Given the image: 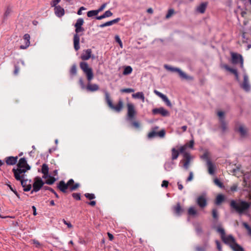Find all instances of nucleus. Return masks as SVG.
Listing matches in <instances>:
<instances>
[{
    "label": "nucleus",
    "instance_id": "obj_1",
    "mask_svg": "<svg viewBox=\"0 0 251 251\" xmlns=\"http://www.w3.org/2000/svg\"><path fill=\"white\" fill-rule=\"evenodd\" d=\"M217 231L221 235V238L224 243L229 246L233 251H244V249L238 244L235 238L231 235H226L225 230L221 226H218Z\"/></svg>",
    "mask_w": 251,
    "mask_h": 251
},
{
    "label": "nucleus",
    "instance_id": "obj_2",
    "mask_svg": "<svg viewBox=\"0 0 251 251\" xmlns=\"http://www.w3.org/2000/svg\"><path fill=\"white\" fill-rule=\"evenodd\" d=\"M30 169V166L27 163L25 158L23 157L19 159L17 165V169H13L12 171L15 179H21L22 177V175L25 176L26 171Z\"/></svg>",
    "mask_w": 251,
    "mask_h": 251
},
{
    "label": "nucleus",
    "instance_id": "obj_3",
    "mask_svg": "<svg viewBox=\"0 0 251 251\" xmlns=\"http://www.w3.org/2000/svg\"><path fill=\"white\" fill-rule=\"evenodd\" d=\"M230 206L235 209L239 214H241L250 208L251 204L249 202L245 201H241L239 203H237L235 201L232 200L231 201Z\"/></svg>",
    "mask_w": 251,
    "mask_h": 251
},
{
    "label": "nucleus",
    "instance_id": "obj_4",
    "mask_svg": "<svg viewBox=\"0 0 251 251\" xmlns=\"http://www.w3.org/2000/svg\"><path fill=\"white\" fill-rule=\"evenodd\" d=\"M75 33L74 35L73 42L74 47L75 51H77L80 49L79 42L80 36L78 33L83 32L84 31V28L82 26H75Z\"/></svg>",
    "mask_w": 251,
    "mask_h": 251
},
{
    "label": "nucleus",
    "instance_id": "obj_5",
    "mask_svg": "<svg viewBox=\"0 0 251 251\" xmlns=\"http://www.w3.org/2000/svg\"><path fill=\"white\" fill-rule=\"evenodd\" d=\"M80 67L86 74L88 80L90 81L94 77L92 69L89 67L88 63L86 62H80Z\"/></svg>",
    "mask_w": 251,
    "mask_h": 251
},
{
    "label": "nucleus",
    "instance_id": "obj_6",
    "mask_svg": "<svg viewBox=\"0 0 251 251\" xmlns=\"http://www.w3.org/2000/svg\"><path fill=\"white\" fill-rule=\"evenodd\" d=\"M127 120L129 121H132L135 118L137 112L135 110V106L133 104L131 103H127Z\"/></svg>",
    "mask_w": 251,
    "mask_h": 251
},
{
    "label": "nucleus",
    "instance_id": "obj_7",
    "mask_svg": "<svg viewBox=\"0 0 251 251\" xmlns=\"http://www.w3.org/2000/svg\"><path fill=\"white\" fill-rule=\"evenodd\" d=\"M106 99L109 107L115 111L119 112L123 109V102L122 100H119L118 103L116 105H114L112 103V101L109 98V95H106Z\"/></svg>",
    "mask_w": 251,
    "mask_h": 251
},
{
    "label": "nucleus",
    "instance_id": "obj_8",
    "mask_svg": "<svg viewBox=\"0 0 251 251\" xmlns=\"http://www.w3.org/2000/svg\"><path fill=\"white\" fill-rule=\"evenodd\" d=\"M44 183H47V180L43 182L42 178L37 176L34 178V183L33 184V191L37 192L43 186Z\"/></svg>",
    "mask_w": 251,
    "mask_h": 251
},
{
    "label": "nucleus",
    "instance_id": "obj_9",
    "mask_svg": "<svg viewBox=\"0 0 251 251\" xmlns=\"http://www.w3.org/2000/svg\"><path fill=\"white\" fill-rule=\"evenodd\" d=\"M231 60L232 63L234 64H236L238 63H240V67L244 69L243 68V58L242 56L238 53L231 52Z\"/></svg>",
    "mask_w": 251,
    "mask_h": 251
},
{
    "label": "nucleus",
    "instance_id": "obj_10",
    "mask_svg": "<svg viewBox=\"0 0 251 251\" xmlns=\"http://www.w3.org/2000/svg\"><path fill=\"white\" fill-rule=\"evenodd\" d=\"M164 68L171 72H177L179 75L181 77V78L183 79L188 78V76H187L186 74H185L181 70L177 68L173 67L167 65H165Z\"/></svg>",
    "mask_w": 251,
    "mask_h": 251
},
{
    "label": "nucleus",
    "instance_id": "obj_11",
    "mask_svg": "<svg viewBox=\"0 0 251 251\" xmlns=\"http://www.w3.org/2000/svg\"><path fill=\"white\" fill-rule=\"evenodd\" d=\"M152 112L153 115H160L163 117H169L170 116V112L162 107L153 109Z\"/></svg>",
    "mask_w": 251,
    "mask_h": 251
},
{
    "label": "nucleus",
    "instance_id": "obj_12",
    "mask_svg": "<svg viewBox=\"0 0 251 251\" xmlns=\"http://www.w3.org/2000/svg\"><path fill=\"white\" fill-rule=\"evenodd\" d=\"M197 203L201 208H203L206 206L207 205V201L205 194H203L198 197Z\"/></svg>",
    "mask_w": 251,
    "mask_h": 251
},
{
    "label": "nucleus",
    "instance_id": "obj_13",
    "mask_svg": "<svg viewBox=\"0 0 251 251\" xmlns=\"http://www.w3.org/2000/svg\"><path fill=\"white\" fill-rule=\"evenodd\" d=\"M54 7V11L55 15L58 17H62L65 14V11L64 8L61 7L60 5H56L55 6H51Z\"/></svg>",
    "mask_w": 251,
    "mask_h": 251
},
{
    "label": "nucleus",
    "instance_id": "obj_14",
    "mask_svg": "<svg viewBox=\"0 0 251 251\" xmlns=\"http://www.w3.org/2000/svg\"><path fill=\"white\" fill-rule=\"evenodd\" d=\"M30 35L28 34H25L24 35L23 39L25 41V45H22L20 46V49L25 50L27 49L30 46Z\"/></svg>",
    "mask_w": 251,
    "mask_h": 251
},
{
    "label": "nucleus",
    "instance_id": "obj_15",
    "mask_svg": "<svg viewBox=\"0 0 251 251\" xmlns=\"http://www.w3.org/2000/svg\"><path fill=\"white\" fill-rule=\"evenodd\" d=\"M22 177H21V179H16L17 180H19L21 181V184L24 188V191H29L30 190L31 188V186L30 184L26 185L27 180H25V176H22Z\"/></svg>",
    "mask_w": 251,
    "mask_h": 251
},
{
    "label": "nucleus",
    "instance_id": "obj_16",
    "mask_svg": "<svg viewBox=\"0 0 251 251\" xmlns=\"http://www.w3.org/2000/svg\"><path fill=\"white\" fill-rule=\"evenodd\" d=\"M183 157L185 158V161L183 164V167L185 170H188L190 165L191 157L190 154L188 152H185L183 154Z\"/></svg>",
    "mask_w": 251,
    "mask_h": 251
},
{
    "label": "nucleus",
    "instance_id": "obj_17",
    "mask_svg": "<svg viewBox=\"0 0 251 251\" xmlns=\"http://www.w3.org/2000/svg\"><path fill=\"white\" fill-rule=\"evenodd\" d=\"M242 87L247 92L250 90L251 87L249 84V78L246 74L244 75V81Z\"/></svg>",
    "mask_w": 251,
    "mask_h": 251
},
{
    "label": "nucleus",
    "instance_id": "obj_18",
    "mask_svg": "<svg viewBox=\"0 0 251 251\" xmlns=\"http://www.w3.org/2000/svg\"><path fill=\"white\" fill-rule=\"evenodd\" d=\"M57 188L63 193H66L67 189L69 188L67 183L64 181H60L57 185Z\"/></svg>",
    "mask_w": 251,
    "mask_h": 251
},
{
    "label": "nucleus",
    "instance_id": "obj_19",
    "mask_svg": "<svg viewBox=\"0 0 251 251\" xmlns=\"http://www.w3.org/2000/svg\"><path fill=\"white\" fill-rule=\"evenodd\" d=\"M173 210L174 213L178 216H180L184 211V209L181 207L179 202L173 207Z\"/></svg>",
    "mask_w": 251,
    "mask_h": 251
},
{
    "label": "nucleus",
    "instance_id": "obj_20",
    "mask_svg": "<svg viewBox=\"0 0 251 251\" xmlns=\"http://www.w3.org/2000/svg\"><path fill=\"white\" fill-rule=\"evenodd\" d=\"M120 20H121V18H116V19H114L113 20L106 22H105V23H103L102 24L100 25H99V27H101V28H103V27H105V26H110V25H114V24H115L117 23Z\"/></svg>",
    "mask_w": 251,
    "mask_h": 251
},
{
    "label": "nucleus",
    "instance_id": "obj_21",
    "mask_svg": "<svg viewBox=\"0 0 251 251\" xmlns=\"http://www.w3.org/2000/svg\"><path fill=\"white\" fill-rule=\"evenodd\" d=\"M207 165L209 174L211 175H213L215 173V166L209 159L207 160Z\"/></svg>",
    "mask_w": 251,
    "mask_h": 251
},
{
    "label": "nucleus",
    "instance_id": "obj_22",
    "mask_svg": "<svg viewBox=\"0 0 251 251\" xmlns=\"http://www.w3.org/2000/svg\"><path fill=\"white\" fill-rule=\"evenodd\" d=\"M92 50L91 49H87L83 51L81 54V58L83 60H87L91 57Z\"/></svg>",
    "mask_w": 251,
    "mask_h": 251
},
{
    "label": "nucleus",
    "instance_id": "obj_23",
    "mask_svg": "<svg viewBox=\"0 0 251 251\" xmlns=\"http://www.w3.org/2000/svg\"><path fill=\"white\" fill-rule=\"evenodd\" d=\"M18 157L9 156L6 158V163L9 165H15L17 162Z\"/></svg>",
    "mask_w": 251,
    "mask_h": 251
},
{
    "label": "nucleus",
    "instance_id": "obj_24",
    "mask_svg": "<svg viewBox=\"0 0 251 251\" xmlns=\"http://www.w3.org/2000/svg\"><path fill=\"white\" fill-rule=\"evenodd\" d=\"M223 67L227 71H229L230 72L233 74L235 75L236 79H238V74L237 70L231 68L227 65L226 64L224 65Z\"/></svg>",
    "mask_w": 251,
    "mask_h": 251
},
{
    "label": "nucleus",
    "instance_id": "obj_25",
    "mask_svg": "<svg viewBox=\"0 0 251 251\" xmlns=\"http://www.w3.org/2000/svg\"><path fill=\"white\" fill-rule=\"evenodd\" d=\"M207 6L206 2H202L197 8V11L200 13H203L206 9Z\"/></svg>",
    "mask_w": 251,
    "mask_h": 251
},
{
    "label": "nucleus",
    "instance_id": "obj_26",
    "mask_svg": "<svg viewBox=\"0 0 251 251\" xmlns=\"http://www.w3.org/2000/svg\"><path fill=\"white\" fill-rule=\"evenodd\" d=\"M49 168H48V170ZM58 177H56L53 175H51V174H49L48 172V185L52 184L57 179Z\"/></svg>",
    "mask_w": 251,
    "mask_h": 251
},
{
    "label": "nucleus",
    "instance_id": "obj_27",
    "mask_svg": "<svg viewBox=\"0 0 251 251\" xmlns=\"http://www.w3.org/2000/svg\"><path fill=\"white\" fill-rule=\"evenodd\" d=\"M99 86L96 84H88L86 88L91 92H94L99 89Z\"/></svg>",
    "mask_w": 251,
    "mask_h": 251
},
{
    "label": "nucleus",
    "instance_id": "obj_28",
    "mask_svg": "<svg viewBox=\"0 0 251 251\" xmlns=\"http://www.w3.org/2000/svg\"><path fill=\"white\" fill-rule=\"evenodd\" d=\"M179 154V151L175 148H173L172 149V159L173 160H176Z\"/></svg>",
    "mask_w": 251,
    "mask_h": 251
},
{
    "label": "nucleus",
    "instance_id": "obj_29",
    "mask_svg": "<svg viewBox=\"0 0 251 251\" xmlns=\"http://www.w3.org/2000/svg\"><path fill=\"white\" fill-rule=\"evenodd\" d=\"M174 162H166L164 164V169L167 171H171L173 169Z\"/></svg>",
    "mask_w": 251,
    "mask_h": 251
},
{
    "label": "nucleus",
    "instance_id": "obj_30",
    "mask_svg": "<svg viewBox=\"0 0 251 251\" xmlns=\"http://www.w3.org/2000/svg\"><path fill=\"white\" fill-rule=\"evenodd\" d=\"M159 97L161 98L162 100L166 103V104L169 106H172V104L170 100H169L168 98H167L166 95H158Z\"/></svg>",
    "mask_w": 251,
    "mask_h": 251
},
{
    "label": "nucleus",
    "instance_id": "obj_31",
    "mask_svg": "<svg viewBox=\"0 0 251 251\" xmlns=\"http://www.w3.org/2000/svg\"><path fill=\"white\" fill-rule=\"evenodd\" d=\"M42 173L43 174V177L44 178H47V164H43L42 168Z\"/></svg>",
    "mask_w": 251,
    "mask_h": 251
},
{
    "label": "nucleus",
    "instance_id": "obj_32",
    "mask_svg": "<svg viewBox=\"0 0 251 251\" xmlns=\"http://www.w3.org/2000/svg\"><path fill=\"white\" fill-rule=\"evenodd\" d=\"M77 70H76V66L75 64H74L70 70V74L71 77L74 76V75H76Z\"/></svg>",
    "mask_w": 251,
    "mask_h": 251
},
{
    "label": "nucleus",
    "instance_id": "obj_33",
    "mask_svg": "<svg viewBox=\"0 0 251 251\" xmlns=\"http://www.w3.org/2000/svg\"><path fill=\"white\" fill-rule=\"evenodd\" d=\"M239 132L242 137H244L246 135L247 131L246 128L243 126H240L239 127Z\"/></svg>",
    "mask_w": 251,
    "mask_h": 251
},
{
    "label": "nucleus",
    "instance_id": "obj_34",
    "mask_svg": "<svg viewBox=\"0 0 251 251\" xmlns=\"http://www.w3.org/2000/svg\"><path fill=\"white\" fill-rule=\"evenodd\" d=\"M224 200V196L223 195H219L216 197V204L219 205L222 203Z\"/></svg>",
    "mask_w": 251,
    "mask_h": 251
},
{
    "label": "nucleus",
    "instance_id": "obj_35",
    "mask_svg": "<svg viewBox=\"0 0 251 251\" xmlns=\"http://www.w3.org/2000/svg\"><path fill=\"white\" fill-rule=\"evenodd\" d=\"M197 212L195 208L192 206L190 207L188 210V214L191 216H195L197 214Z\"/></svg>",
    "mask_w": 251,
    "mask_h": 251
},
{
    "label": "nucleus",
    "instance_id": "obj_36",
    "mask_svg": "<svg viewBox=\"0 0 251 251\" xmlns=\"http://www.w3.org/2000/svg\"><path fill=\"white\" fill-rule=\"evenodd\" d=\"M98 13V11L97 10H90L87 12V15L88 17H92L97 15Z\"/></svg>",
    "mask_w": 251,
    "mask_h": 251
},
{
    "label": "nucleus",
    "instance_id": "obj_37",
    "mask_svg": "<svg viewBox=\"0 0 251 251\" xmlns=\"http://www.w3.org/2000/svg\"><path fill=\"white\" fill-rule=\"evenodd\" d=\"M132 69L130 66H127L124 69L123 74L125 75H129L131 73Z\"/></svg>",
    "mask_w": 251,
    "mask_h": 251
},
{
    "label": "nucleus",
    "instance_id": "obj_38",
    "mask_svg": "<svg viewBox=\"0 0 251 251\" xmlns=\"http://www.w3.org/2000/svg\"><path fill=\"white\" fill-rule=\"evenodd\" d=\"M83 23H84L83 19L81 18H80L77 20L74 26H82L83 25Z\"/></svg>",
    "mask_w": 251,
    "mask_h": 251
},
{
    "label": "nucleus",
    "instance_id": "obj_39",
    "mask_svg": "<svg viewBox=\"0 0 251 251\" xmlns=\"http://www.w3.org/2000/svg\"><path fill=\"white\" fill-rule=\"evenodd\" d=\"M212 214L213 218L214 219V220L217 221L219 218L217 210L216 209H213L212 211Z\"/></svg>",
    "mask_w": 251,
    "mask_h": 251
},
{
    "label": "nucleus",
    "instance_id": "obj_40",
    "mask_svg": "<svg viewBox=\"0 0 251 251\" xmlns=\"http://www.w3.org/2000/svg\"><path fill=\"white\" fill-rule=\"evenodd\" d=\"M11 12L12 8L10 6L7 7L4 14V18H7Z\"/></svg>",
    "mask_w": 251,
    "mask_h": 251
},
{
    "label": "nucleus",
    "instance_id": "obj_41",
    "mask_svg": "<svg viewBox=\"0 0 251 251\" xmlns=\"http://www.w3.org/2000/svg\"><path fill=\"white\" fill-rule=\"evenodd\" d=\"M120 92L122 93H134V90L131 88H126V89H122L120 90Z\"/></svg>",
    "mask_w": 251,
    "mask_h": 251
},
{
    "label": "nucleus",
    "instance_id": "obj_42",
    "mask_svg": "<svg viewBox=\"0 0 251 251\" xmlns=\"http://www.w3.org/2000/svg\"><path fill=\"white\" fill-rule=\"evenodd\" d=\"M84 196L86 198L90 200L95 199V195L92 193H85Z\"/></svg>",
    "mask_w": 251,
    "mask_h": 251
},
{
    "label": "nucleus",
    "instance_id": "obj_43",
    "mask_svg": "<svg viewBox=\"0 0 251 251\" xmlns=\"http://www.w3.org/2000/svg\"><path fill=\"white\" fill-rule=\"evenodd\" d=\"M174 10L172 8L169 9L168 10V13L166 15V18L169 19L171 17V16L174 13Z\"/></svg>",
    "mask_w": 251,
    "mask_h": 251
},
{
    "label": "nucleus",
    "instance_id": "obj_44",
    "mask_svg": "<svg viewBox=\"0 0 251 251\" xmlns=\"http://www.w3.org/2000/svg\"><path fill=\"white\" fill-rule=\"evenodd\" d=\"M187 148H188V144H186L184 145L181 146L179 149L180 152L184 154V153L186 152H185V151Z\"/></svg>",
    "mask_w": 251,
    "mask_h": 251
},
{
    "label": "nucleus",
    "instance_id": "obj_45",
    "mask_svg": "<svg viewBox=\"0 0 251 251\" xmlns=\"http://www.w3.org/2000/svg\"><path fill=\"white\" fill-rule=\"evenodd\" d=\"M242 225L248 230L249 234L251 236V228L249 225L246 222H243Z\"/></svg>",
    "mask_w": 251,
    "mask_h": 251
},
{
    "label": "nucleus",
    "instance_id": "obj_46",
    "mask_svg": "<svg viewBox=\"0 0 251 251\" xmlns=\"http://www.w3.org/2000/svg\"><path fill=\"white\" fill-rule=\"evenodd\" d=\"M155 136H157V132L152 131L149 133L148 137L149 138H153Z\"/></svg>",
    "mask_w": 251,
    "mask_h": 251
},
{
    "label": "nucleus",
    "instance_id": "obj_47",
    "mask_svg": "<svg viewBox=\"0 0 251 251\" xmlns=\"http://www.w3.org/2000/svg\"><path fill=\"white\" fill-rule=\"evenodd\" d=\"M165 130L164 129H162L159 132H157V136H159L160 138H163L165 135Z\"/></svg>",
    "mask_w": 251,
    "mask_h": 251
},
{
    "label": "nucleus",
    "instance_id": "obj_48",
    "mask_svg": "<svg viewBox=\"0 0 251 251\" xmlns=\"http://www.w3.org/2000/svg\"><path fill=\"white\" fill-rule=\"evenodd\" d=\"M132 126L135 128H139L140 124L138 121H135L131 123Z\"/></svg>",
    "mask_w": 251,
    "mask_h": 251
},
{
    "label": "nucleus",
    "instance_id": "obj_49",
    "mask_svg": "<svg viewBox=\"0 0 251 251\" xmlns=\"http://www.w3.org/2000/svg\"><path fill=\"white\" fill-rule=\"evenodd\" d=\"M19 63V62H18L17 63L15 64V66H14L15 69H14V74L15 75H18L19 72V71H20V68H19V67L18 66Z\"/></svg>",
    "mask_w": 251,
    "mask_h": 251
},
{
    "label": "nucleus",
    "instance_id": "obj_50",
    "mask_svg": "<svg viewBox=\"0 0 251 251\" xmlns=\"http://www.w3.org/2000/svg\"><path fill=\"white\" fill-rule=\"evenodd\" d=\"M115 41L119 44L121 48L123 47L122 42L118 35H116L115 37Z\"/></svg>",
    "mask_w": 251,
    "mask_h": 251
},
{
    "label": "nucleus",
    "instance_id": "obj_51",
    "mask_svg": "<svg viewBox=\"0 0 251 251\" xmlns=\"http://www.w3.org/2000/svg\"><path fill=\"white\" fill-rule=\"evenodd\" d=\"M221 122V127H222V130L223 132H225V131H226V130L227 129L226 124L225 123L224 120H223Z\"/></svg>",
    "mask_w": 251,
    "mask_h": 251
},
{
    "label": "nucleus",
    "instance_id": "obj_52",
    "mask_svg": "<svg viewBox=\"0 0 251 251\" xmlns=\"http://www.w3.org/2000/svg\"><path fill=\"white\" fill-rule=\"evenodd\" d=\"M214 183L216 185L218 186L219 187L222 188L223 186V183L220 181V180L218 178H215L214 180Z\"/></svg>",
    "mask_w": 251,
    "mask_h": 251
},
{
    "label": "nucleus",
    "instance_id": "obj_53",
    "mask_svg": "<svg viewBox=\"0 0 251 251\" xmlns=\"http://www.w3.org/2000/svg\"><path fill=\"white\" fill-rule=\"evenodd\" d=\"M72 196L76 200L79 201L81 199V195L80 193H73Z\"/></svg>",
    "mask_w": 251,
    "mask_h": 251
},
{
    "label": "nucleus",
    "instance_id": "obj_54",
    "mask_svg": "<svg viewBox=\"0 0 251 251\" xmlns=\"http://www.w3.org/2000/svg\"><path fill=\"white\" fill-rule=\"evenodd\" d=\"M79 186V184L78 183H75L74 185H73L72 186L70 187V190L71 191H73L77 189Z\"/></svg>",
    "mask_w": 251,
    "mask_h": 251
},
{
    "label": "nucleus",
    "instance_id": "obj_55",
    "mask_svg": "<svg viewBox=\"0 0 251 251\" xmlns=\"http://www.w3.org/2000/svg\"><path fill=\"white\" fill-rule=\"evenodd\" d=\"M103 14H104L105 18H106L111 17L113 15V13L111 12L110 10H108L106 11L103 13Z\"/></svg>",
    "mask_w": 251,
    "mask_h": 251
},
{
    "label": "nucleus",
    "instance_id": "obj_56",
    "mask_svg": "<svg viewBox=\"0 0 251 251\" xmlns=\"http://www.w3.org/2000/svg\"><path fill=\"white\" fill-rule=\"evenodd\" d=\"M107 4V3H103L98 9H97V10L98 11V13L102 11L105 8Z\"/></svg>",
    "mask_w": 251,
    "mask_h": 251
},
{
    "label": "nucleus",
    "instance_id": "obj_57",
    "mask_svg": "<svg viewBox=\"0 0 251 251\" xmlns=\"http://www.w3.org/2000/svg\"><path fill=\"white\" fill-rule=\"evenodd\" d=\"M196 231L198 235H200L202 232V230L201 227L199 226H197L196 227Z\"/></svg>",
    "mask_w": 251,
    "mask_h": 251
},
{
    "label": "nucleus",
    "instance_id": "obj_58",
    "mask_svg": "<svg viewBox=\"0 0 251 251\" xmlns=\"http://www.w3.org/2000/svg\"><path fill=\"white\" fill-rule=\"evenodd\" d=\"M217 114L220 118L221 121L224 120V113L223 111H218Z\"/></svg>",
    "mask_w": 251,
    "mask_h": 251
},
{
    "label": "nucleus",
    "instance_id": "obj_59",
    "mask_svg": "<svg viewBox=\"0 0 251 251\" xmlns=\"http://www.w3.org/2000/svg\"><path fill=\"white\" fill-rule=\"evenodd\" d=\"M62 222L65 225H66L67 226L68 228H71L73 227V226L71 224V223L70 222H67L65 219H63Z\"/></svg>",
    "mask_w": 251,
    "mask_h": 251
},
{
    "label": "nucleus",
    "instance_id": "obj_60",
    "mask_svg": "<svg viewBox=\"0 0 251 251\" xmlns=\"http://www.w3.org/2000/svg\"><path fill=\"white\" fill-rule=\"evenodd\" d=\"M193 178V173L192 172H190L189 173V175L188 178L186 179V182H188L189 181H191Z\"/></svg>",
    "mask_w": 251,
    "mask_h": 251
},
{
    "label": "nucleus",
    "instance_id": "obj_61",
    "mask_svg": "<svg viewBox=\"0 0 251 251\" xmlns=\"http://www.w3.org/2000/svg\"><path fill=\"white\" fill-rule=\"evenodd\" d=\"M215 243H216L217 248V249L218 250V251H222V246L221 245L220 242L218 240H216Z\"/></svg>",
    "mask_w": 251,
    "mask_h": 251
},
{
    "label": "nucleus",
    "instance_id": "obj_62",
    "mask_svg": "<svg viewBox=\"0 0 251 251\" xmlns=\"http://www.w3.org/2000/svg\"><path fill=\"white\" fill-rule=\"evenodd\" d=\"M238 185L236 184H233L230 188V190L231 192H235L237 191Z\"/></svg>",
    "mask_w": 251,
    "mask_h": 251
},
{
    "label": "nucleus",
    "instance_id": "obj_63",
    "mask_svg": "<svg viewBox=\"0 0 251 251\" xmlns=\"http://www.w3.org/2000/svg\"><path fill=\"white\" fill-rule=\"evenodd\" d=\"M79 84H80L81 87L82 89H84L85 88V85L84 84L83 80V79L82 78H80L79 79Z\"/></svg>",
    "mask_w": 251,
    "mask_h": 251
},
{
    "label": "nucleus",
    "instance_id": "obj_64",
    "mask_svg": "<svg viewBox=\"0 0 251 251\" xmlns=\"http://www.w3.org/2000/svg\"><path fill=\"white\" fill-rule=\"evenodd\" d=\"M196 251H205V248L203 247L197 246L196 247Z\"/></svg>",
    "mask_w": 251,
    "mask_h": 251
}]
</instances>
